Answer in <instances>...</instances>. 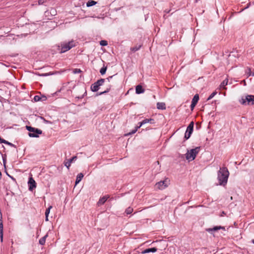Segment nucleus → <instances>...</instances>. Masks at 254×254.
Segmentation results:
<instances>
[{
  "label": "nucleus",
  "instance_id": "obj_12",
  "mask_svg": "<svg viewBox=\"0 0 254 254\" xmlns=\"http://www.w3.org/2000/svg\"><path fill=\"white\" fill-rule=\"evenodd\" d=\"M154 120L152 119H146L143 120L142 122L138 123V124H139V126L141 127L143 125H144L146 123H150L151 124L153 123L152 121H153Z\"/></svg>",
  "mask_w": 254,
  "mask_h": 254
},
{
  "label": "nucleus",
  "instance_id": "obj_10",
  "mask_svg": "<svg viewBox=\"0 0 254 254\" xmlns=\"http://www.w3.org/2000/svg\"><path fill=\"white\" fill-rule=\"evenodd\" d=\"M108 198H109V196L108 195L100 198L97 203L98 205L99 206L103 205L106 201Z\"/></svg>",
  "mask_w": 254,
  "mask_h": 254
},
{
  "label": "nucleus",
  "instance_id": "obj_4",
  "mask_svg": "<svg viewBox=\"0 0 254 254\" xmlns=\"http://www.w3.org/2000/svg\"><path fill=\"white\" fill-rule=\"evenodd\" d=\"M26 129L30 132L28 133V135L32 137H38V134L42 133V131L39 129L30 126H26Z\"/></svg>",
  "mask_w": 254,
  "mask_h": 254
},
{
  "label": "nucleus",
  "instance_id": "obj_30",
  "mask_svg": "<svg viewBox=\"0 0 254 254\" xmlns=\"http://www.w3.org/2000/svg\"><path fill=\"white\" fill-rule=\"evenodd\" d=\"M100 44L101 46H105L108 45V42L106 40H101Z\"/></svg>",
  "mask_w": 254,
  "mask_h": 254
},
{
  "label": "nucleus",
  "instance_id": "obj_8",
  "mask_svg": "<svg viewBox=\"0 0 254 254\" xmlns=\"http://www.w3.org/2000/svg\"><path fill=\"white\" fill-rule=\"evenodd\" d=\"M220 229H223V230H225V228L224 227H223V226H217L214 227L212 228H207V229H206V231L211 234H213V232H216Z\"/></svg>",
  "mask_w": 254,
  "mask_h": 254
},
{
  "label": "nucleus",
  "instance_id": "obj_39",
  "mask_svg": "<svg viewBox=\"0 0 254 254\" xmlns=\"http://www.w3.org/2000/svg\"><path fill=\"white\" fill-rule=\"evenodd\" d=\"M248 74H249V76L252 75V73H251V71L250 68H249V72H248Z\"/></svg>",
  "mask_w": 254,
  "mask_h": 254
},
{
  "label": "nucleus",
  "instance_id": "obj_41",
  "mask_svg": "<svg viewBox=\"0 0 254 254\" xmlns=\"http://www.w3.org/2000/svg\"><path fill=\"white\" fill-rule=\"evenodd\" d=\"M1 172L0 171V179H1Z\"/></svg>",
  "mask_w": 254,
  "mask_h": 254
},
{
  "label": "nucleus",
  "instance_id": "obj_38",
  "mask_svg": "<svg viewBox=\"0 0 254 254\" xmlns=\"http://www.w3.org/2000/svg\"><path fill=\"white\" fill-rule=\"evenodd\" d=\"M113 76H109V77L105 79V80H107L108 82H110V80L112 78Z\"/></svg>",
  "mask_w": 254,
  "mask_h": 254
},
{
  "label": "nucleus",
  "instance_id": "obj_3",
  "mask_svg": "<svg viewBox=\"0 0 254 254\" xmlns=\"http://www.w3.org/2000/svg\"><path fill=\"white\" fill-rule=\"evenodd\" d=\"M200 151V147H196L194 149H191L190 150H188V152L186 154V159L189 161L193 160L196 155Z\"/></svg>",
  "mask_w": 254,
  "mask_h": 254
},
{
  "label": "nucleus",
  "instance_id": "obj_18",
  "mask_svg": "<svg viewBox=\"0 0 254 254\" xmlns=\"http://www.w3.org/2000/svg\"><path fill=\"white\" fill-rule=\"evenodd\" d=\"M193 129V122H191L187 127V131H189L190 133H192Z\"/></svg>",
  "mask_w": 254,
  "mask_h": 254
},
{
  "label": "nucleus",
  "instance_id": "obj_45",
  "mask_svg": "<svg viewBox=\"0 0 254 254\" xmlns=\"http://www.w3.org/2000/svg\"><path fill=\"white\" fill-rule=\"evenodd\" d=\"M245 80H244L243 83H245Z\"/></svg>",
  "mask_w": 254,
  "mask_h": 254
},
{
  "label": "nucleus",
  "instance_id": "obj_9",
  "mask_svg": "<svg viewBox=\"0 0 254 254\" xmlns=\"http://www.w3.org/2000/svg\"><path fill=\"white\" fill-rule=\"evenodd\" d=\"M36 182L35 180L32 178H30L28 181L29 189L32 190L36 187Z\"/></svg>",
  "mask_w": 254,
  "mask_h": 254
},
{
  "label": "nucleus",
  "instance_id": "obj_7",
  "mask_svg": "<svg viewBox=\"0 0 254 254\" xmlns=\"http://www.w3.org/2000/svg\"><path fill=\"white\" fill-rule=\"evenodd\" d=\"M198 100H199V95H198V94H196L193 96V97L192 99V101H191V105H190V108H191V110H192L194 109V107L197 104Z\"/></svg>",
  "mask_w": 254,
  "mask_h": 254
},
{
  "label": "nucleus",
  "instance_id": "obj_13",
  "mask_svg": "<svg viewBox=\"0 0 254 254\" xmlns=\"http://www.w3.org/2000/svg\"><path fill=\"white\" fill-rule=\"evenodd\" d=\"M135 92L137 94L143 93L144 92V89L142 88V86L138 85L136 86Z\"/></svg>",
  "mask_w": 254,
  "mask_h": 254
},
{
  "label": "nucleus",
  "instance_id": "obj_6",
  "mask_svg": "<svg viewBox=\"0 0 254 254\" xmlns=\"http://www.w3.org/2000/svg\"><path fill=\"white\" fill-rule=\"evenodd\" d=\"M169 184V180L168 179H166L163 181L157 183L155 185V187L159 190H163L168 186Z\"/></svg>",
  "mask_w": 254,
  "mask_h": 254
},
{
  "label": "nucleus",
  "instance_id": "obj_23",
  "mask_svg": "<svg viewBox=\"0 0 254 254\" xmlns=\"http://www.w3.org/2000/svg\"><path fill=\"white\" fill-rule=\"evenodd\" d=\"M140 127L139 126L135 127V128L133 130H132L131 132H130L128 133H127L125 135L128 136V135L135 133L137 131L138 129Z\"/></svg>",
  "mask_w": 254,
  "mask_h": 254
},
{
  "label": "nucleus",
  "instance_id": "obj_46",
  "mask_svg": "<svg viewBox=\"0 0 254 254\" xmlns=\"http://www.w3.org/2000/svg\"><path fill=\"white\" fill-rule=\"evenodd\" d=\"M245 80H244L243 83H245Z\"/></svg>",
  "mask_w": 254,
  "mask_h": 254
},
{
  "label": "nucleus",
  "instance_id": "obj_14",
  "mask_svg": "<svg viewBox=\"0 0 254 254\" xmlns=\"http://www.w3.org/2000/svg\"><path fill=\"white\" fill-rule=\"evenodd\" d=\"M157 249L156 248H149V249H145V250L142 251V254H147V253H149L150 252L155 253L157 251Z\"/></svg>",
  "mask_w": 254,
  "mask_h": 254
},
{
  "label": "nucleus",
  "instance_id": "obj_20",
  "mask_svg": "<svg viewBox=\"0 0 254 254\" xmlns=\"http://www.w3.org/2000/svg\"><path fill=\"white\" fill-rule=\"evenodd\" d=\"M47 237H48V235L47 234L45 236H44V237H43L42 238H41L39 240V244L41 245H45V242H46V239Z\"/></svg>",
  "mask_w": 254,
  "mask_h": 254
},
{
  "label": "nucleus",
  "instance_id": "obj_22",
  "mask_svg": "<svg viewBox=\"0 0 254 254\" xmlns=\"http://www.w3.org/2000/svg\"><path fill=\"white\" fill-rule=\"evenodd\" d=\"M97 3V2L94 0H89L86 3V6L90 7L93 6Z\"/></svg>",
  "mask_w": 254,
  "mask_h": 254
},
{
  "label": "nucleus",
  "instance_id": "obj_25",
  "mask_svg": "<svg viewBox=\"0 0 254 254\" xmlns=\"http://www.w3.org/2000/svg\"><path fill=\"white\" fill-rule=\"evenodd\" d=\"M107 68V67L106 66H104L103 67H102L100 70V73L102 75L106 73Z\"/></svg>",
  "mask_w": 254,
  "mask_h": 254
},
{
  "label": "nucleus",
  "instance_id": "obj_34",
  "mask_svg": "<svg viewBox=\"0 0 254 254\" xmlns=\"http://www.w3.org/2000/svg\"><path fill=\"white\" fill-rule=\"evenodd\" d=\"M0 232H3V224L2 219H0Z\"/></svg>",
  "mask_w": 254,
  "mask_h": 254
},
{
  "label": "nucleus",
  "instance_id": "obj_15",
  "mask_svg": "<svg viewBox=\"0 0 254 254\" xmlns=\"http://www.w3.org/2000/svg\"><path fill=\"white\" fill-rule=\"evenodd\" d=\"M157 108L158 109L165 110L166 109V105L163 102H158L157 103Z\"/></svg>",
  "mask_w": 254,
  "mask_h": 254
},
{
  "label": "nucleus",
  "instance_id": "obj_26",
  "mask_svg": "<svg viewBox=\"0 0 254 254\" xmlns=\"http://www.w3.org/2000/svg\"><path fill=\"white\" fill-rule=\"evenodd\" d=\"M140 47H141V45L136 46L135 47L131 48L130 50L133 52H135L137 51V50H138L140 48Z\"/></svg>",
  "mask_w": 254,
  "mask_h": 254
},
{
  "label": "nucleus",
  "instance_id": "obj_2",
  "mask_svg": "<svg viewBox=\"0 0 254 254\" xmlns=\"http://www.w3.org/2000/svg\"><path fill=\"white\" fill-rule=\"evenodd\" d=\"M76 44L77 42L73 40L68 42H64L62 43L61 53H63L69 50L72 48L75 47L76 46Z\"/></svg>",
  "mask_w": 254,
  "mask_h": 254
},
{
  "label": "nucleus",
  "instance_id": "obj_29",
  "mask_svg": "<svg viewBox=\"0 0 254 254\" xmlns=\"http://www.w3.org/2000/svg\"><path fill=\"white\" fill-rule=\"evenodd\" d=\"M191 134V133H190L189 131H188L186 130L185 134V138L186 139H189L190 137Z\"/></svg>",
  "mask_w": 254,
  "mask_h": 254
},
{
  "label": "nucleus",
  "instance_id": "obj_36",
  "mask_svg": "<svg viewBox=\"0 0 254 254\" xmlns=\"http://www.w3.org/2000/svg\"><path fill=\"white\" fill-rule=\"evenodd\" d=\"M0 238L1 242L3 241V232H0Z\"/></svg>",
  "mask_w": 254,
  "mask_h": 254
},
{
  "label": "nucleus",
  "instance_id": "obj_43",
  "mask_svg": "<svg viewBox=\"0 0 254 254\" xmlns=\"http://www.w3.org/2000/svg\"><path fill=\"white\" fill-rule=\"evenodd\" d=\"M252 75L254 76V71L252 73Z\"/></svg>",
  "mask_w": 254,
  "mask_h": 254
},
{
  "label": "nucleus",
  "instance_id": "obj_16",
  "mask_svg": "<svg viewBox=\"0 0 254 254\" xmlns=\"http://www.w3.org/2000/svg\"><path fill=\"white\" fill-rule=\"evenodd\" d=\"M99 86L97 84H96V82H95L91 86V90L93 92L97 91L99 90Z\"/></svg>",
  "mask_w": 254,
  "mask_h": 254
},
{
  "label": "nucleus",
  "instance_id": "obj_1",
  "mask_svg": "<svg viewBox=\"0 0 254 254\" xmlns=\"http://www.w3.org/2000/svg\"><path fill=\"white\" fill-rule=\"evenodd\" d=\"M229 175V172L226 167L220 168L217 173L219 185L225 186L227 183Z\"/></svg>",
  "mask_w": 254,
  "mask_h": 254
},
{
  "label": "nucleus",
  "instance_id": "obj_27",
  "mask_svg": "<svg viewBox=\"0 0 254 254\" xmlns=\"http://www.w3.org/2000/svg\"><path fill=\"white\" fill-rule=\"evenodd\" d=\"M133 211V208L131 207H128V208H127L125 211V212L127 214H131Z\"/></svg>",
  "mask_w": 254,
  "mask_h": 254
},
{
  "label": "nucleus",
  "instance_id": "obj_44",
  "mask_svg": "<svg viewBox=\"0 0 254 254\" xmlns=\"http://www.w3.org/2000/svg\"><path fill=\"white\" fill-rule=\"evenodd\" d=\"M252 243L254 244V239L252 240Z\"/></svg>",
  "mask_w": 254,
  "mask_h": 254
},
{
  "label": "nucleus",
  "instance_id": "obj_5",
  "mask_svg": "<svg viewBox=\"0 0 254 254\" xmlns=\"http://www.w3.org/2000/svg\"><path fill=\"white\" fill-rule=\"evenodd\" d=\"M240 102L243 105H254V96L247 95L245 98L243 97Z\"/></svg>",
  "mask_w": 254,
  "mask_h": 254
},
{
  "label": "nucleus",
  "instance_id": "obj_37",
  "mask_svg": "<svg viewBox=\"0 0 254 254\" xmlns=\"http://www.w3.org/2000/svg\"><path fill=\"white\" fill-rule=\"evenodd\" d=\"M40 99V98L38 96H35L34 97V100L36 101H39Z\"/></svg>",
  "mask_w": 254,
  "mask_h": 254
},
{
  "label": "nucleus",
  "instance_id": "obj_42",
  "mask_svg": "<svg viewBox=\"0 0 254 254\" xmlns=\"http://www.w3.org/2000/svg\"><path fill=\"white\" fill-rule=\"evenodd\" d=\"M156 163H157V164H158V165H159V161H156Z\"/></svg>",
  "mask_w": 254,
  "mask_h": 254
},
{
  "label": "nucleus",
  "instance_id": "obj_35",
  "mask_svg": "<svg viewBox=\"0 0 254 254\" xmlns=\"http://www.w3.org/2000/svg\"><path fill=\"white\" fill-rule=\"evenodd\" d=\"M46 1V0H38V5L43 4Z\"/></svg>",
  "mask_w": 254,
  "mask_h": 254
},
{
  "label": "nucleus",
  "instance_id": "obj_33",
  "mask_svg": "<svg viewBox=\"0 0 254 254\" xmlns=\"http://www.w3.org/2000/svg\"><path fill=\"white\" fill-rule=\"evenodd\" d=\"M81 72H82V71L80 70V69H79V68H75L73 70V72L74 73H75V74L79 73H80Z\"/></svg>",
  "mask_w": 254,
  "mask_h": 254
},
{
  "label": "nucleus",
  "instance_id": "obj_40",
  "mask_svg": "<svg viewBox=\"0 0 254 254\" xmlns=\"http://www.w3.org/2000/svg\"><path fill=\"white\" fill-rule=\"evenodd\" d=\"M225 214H225V213L224 212V211H223V212H222V214L221 215V216H224V215H225Z\"/></svg>",
  "mask_w": 254,
  "mask_h": 254
},
{
  "label": "nucleus",
  "instance_id": "obj_32",
  "mask_svg": "<svg viewBox=\"0 0 254 254\" xmlns=\"http://www.w3.org/2000/svg\"><path fill=\"white\" fill-rule=\"evenodd\" d=\"M216 94V92H213V93H212L210 95V96L208 97V98H207V100H209L211 99Z\"/></svg>",
  "mask_w": 254,
  "mask_h": 254
},
{
  "label": "nucleus",
  "instance_id": "obj_28",
  "mask_svg": "<svg viewBox=\"0 0 254 254\" xmlns=\"http://www.w3.org/2000/svg\"><path fill=\"white\" fill-rule=\"evenodd\" d=\"M111 88V85H109L108 86V88H107L106 90H105V91H103V92H102L100 93L99 94V95H102V94H104V93H106L108 92L110 90Z\"/></svg>",
  "mask_w": 254,
  "mask_h": 254
},
{
  "label": "nucleus",
  "instance_id": "obj_17",
  "mask_svg": "<svg viewBox=\"0 0 254 254\" xmlns=\"http://www.w3.org/2000/svg\"><path fill=\"white\" fill-rule=\"evenodd\" d=\"M83 174L81 173L78 174L76 177V181H75V185H77L78 184L82 179L83 177Z\"/></svg>",
  "mask_w": 254,
  "mask_h": 254
},
{
  "label": "nucleus",
  "instance_id": "obj_31",
  "mask_svg": "<svg viewBox=\"0 0 254 254\" xmlns=\"http://www.w3.org/2000/svg\"><path fill=\"white\" fill-rule=\"evenodd\" d=\"M2 142L3 143H4L5 144H7L8 145H10L11 146H14V144H13L12 143H10V142H9L8 141L5 140H2Z\"/></svg>",
  "mask_w": 254,
  "mask_h": 254
},
{
  "label": "nucleus",
  "instance_id": "obj_19",
  "mask_svg": "<svg viewBox=\"0 0 254 254\" xmlns=\"http://www.w3.org/2000/svg\"><path fill=\"white\" fill-rule=\"evenodd\" d=\"M52 208V206H50L46 210V211H45V216H46V218H45V220L46 221H48L49 220H48V216H49V214L50 213V210Z\"/></svg>",
  "mask_w": 254,
  "mask_h": 254
},
{
  "label": "nucleus",
  "instance_id": "obj_21",
  "mask_svg": "<svg viewBox=\"0 0 254 254\" xmlns=\"http://www.w3.org/2000/svg\"><path fill=\"white\" fill-rule=\"evenodd\" d=\"M228 79H226L225 80H224L220 84V88L223 89H226V87L225 86L227 85L228 84Z\"/></svg>",
  "mask_w": 254,
  "mask_h": 254
},
{
  "label": "nucleus",
  "instance_id": "obj_24",
  "mask_svg": "<svg viewBox=\"0 0 254 254\" xmlns=\"http://www.w3.org/2000/svg\"><path fill=\"white\" fill-rule=\"evenodd\" d=\"M105 81V79L101 78L99 80H98L96 82V84H97L99 87L103 84L104 82Z\"/></svg>",
  "mask_w": 254,
  "mask_h": 254
},
{
  "label": "nucleus",
  "instance_id": "obj_11",
  "mask_svg": "<svg viewBox=\"0 0 254 254\" xmlns=\"http://www.w3.org/2000/svg\"><path fill=\"white\" fill-rule=\"evenodd\" d=\"M76 158V156H73L71 159L68 160L66 162H64V165L68 169H69L72 161L75 160Z\"/></svg>",
  "mask_w": 254,
  "mask_h": 254
}]
</instances>
